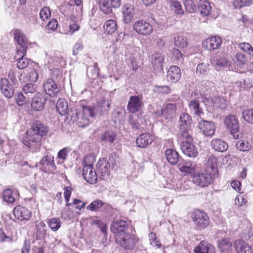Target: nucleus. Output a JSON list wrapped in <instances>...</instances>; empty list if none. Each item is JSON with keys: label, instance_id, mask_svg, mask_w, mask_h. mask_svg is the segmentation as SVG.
Here are the masks:
<instances>
[{"label": "nucleus", "instance_id": "1", "mask_svg": "<svg viewBox=\"0 0 253 253\" xmlns=\"http://www.w3.org/2000/svg\"><path fill=\"white\" fill-rule=\"evenodd\" d=\"M48 131L47 127L41 122L35 121L32 127L27 131V136L23 140V143L33 152H36L40 147L41 138L45 135Z\"/></svg>", "mask_w": 253, "mask_h": 253}, {"label": "nucleus", "instance_id": "2", "mask_svg": "<svg viewBox=\"0 0 253 253\" xmlns=\"http://www.w3.org/2000/svg\"><path fill=\"white\" fill-rule=\"evenodd\" d=\"M95 161L92 155L87 156L84 158V163L83 169V176L84 180L90 184H95L97 180V174L93 169L92 164Z\"/></svg>", "mask_w": 253, "mask_h": 253}, {"label": "nucleus", "instance_id": "3", "mask_svg": "<svg viewBox=\"0 0 253 253\" xmlns=\"http://www.w3.org/2000/svg\"><path fill=\"white\" fill-rule=\"evenodd\" d=\"M179 140L181 141L180 148L183 154L191 158L196 157L198 155V149L191 134L179 136Z\"/></svg>", "mask_w": 253, "mask_h": 253}, {"label": "nucleus", "instance_id": "4", "mask_svg": "<svg viewBox=\"0 0 253 253\" xmlns=\"http://www.w3.org/2000/svg\"><path fill=\"white\" fill-rule=\"evenodd\" d=\"M116 243L126 250H131L135 246L137 239L135 235L127 233L116 237Z\"/></svg>", "mask_w": 253, "mask_h": 253}, {"label": "nucleus", "instance_id": "5", "mask_svg": "<svg viewBox=\"0 0 253 253\" xmlns=\"http://www.w3.org/2000/svg\"><path fill=\"white\" fill-rule=\"evenodd\" d=\"M224 123L227 128L230 129L233 137L238 139L240 137L239 125L237 118L234 115H229L225 117Z\"/></svg>", "mask_w": 253, "mask_h": 253}, {"label": "nucleus", "instance_id": "6", "mask_svg": "<svg viewBox=\"0 0 253 253\" xmlns=\"http://www.w3.org/2000/svg\"><path fill=\"white\" fill-rule=\"evenodd\" d=\"M179 135L188 136L192 120L191 116L187 113H182L179 118Z\"/></svg>", "mask_w": 253, "mask_h": 253}, {"label": "nucleus", "instance_id": "7", "mask_svg": "<svg viewBox=\"0 0 253 253\" xmlns=\"http://www.w3.org/2000/svg\"><path fill=\"white\" fill-rule=\"evenodd\" d=\"M76 122L80 127H84L89 122L88 117H93L95 114L91 108L88 106L84 107L82 112H76Z\"/></svg>", "mask_w": 253, "mask_h": 253}, {"label": "nucleus", "instance_id": "8", "mask_svg": "<svg viewBox=\"0 0 253 253\" xmlns=\"http://www.w3.org/2000/svg\"><path fill=\"white\" fill-rule=\"evenodd\" d=\"M14 36L15 40L20 46V48L17 50V54L22 52L23 55H26L28 47V39L26 36L18 30H14Z\"/></svg>", "mask_w": 253, "mask_h": 253}, {"label": "nucleus", "instance_id": "9", "mask_svg": "<svg viewBox=\"0 0 253 253\" xmlns=\"http://www.w3.org/2000/svg\"><path fill=\"white\" fill-rule=\"evenodd\" d=\"M47 100L46 96L43 93L37 92L31 100V108L37 111L43 110Z\"/></svg>", "mask_w": 253, "mask_h": 253}, {"label": "nucleus", "instance_id": "10", "mask_svg": "<svg viewBox=\"0 0 253 253\" xmlns=\"http://www.w3.org/2000/svg\"><path fill=\"white\" fill-rule=\"evenodd\" d=\"M212 176L208 173H196L192 175V182L201 187L208 186L211 182Z\"/></svg>", "mask_w": 253, "mask_h": 253}, {"label": "nucleus", "instance_id": "11", "mask_svg": "<svg viewBox=\"0 0 253 253\" xmlns=\"http://www.w3.org/2000/svg\"><path fill=\"white\" fill-rule=\"evenodd\" d=\"M142 96H131L129 97L127 109L129 113H136L141 110L143 106Z\"/></svg>", "mask_w": 253, "mask_h": 253}, {"label": "nucleus", "instance_id": "12", "mask_svg": "<svg viewBox=\"0 0 253 253\" xmlns=\"http://www.w3.org/2000/svg\"><path fill=\"white\" fill-rule=\"evenodd\" d=\"M128 226L129 224L125 220H117L111 224L110 230L113 233L116 234V237L128 233Z\"/></svg>", "mask_w": 253, "mask_h": 253}, {"label": "nucleus", "instance_id": "13", "mask_svg": "<svg viewBox=\"0 0 253 253\" xmlns=\"http://www.w3.org/2000/svg\"><path fill=\"white\" fill-rule=\"evenodd\" d=\"M193 221L199 228H205L210 224V219L205 212L197 210L194 211Z\"/></svg>", "mask_w": 253, "mask_h": 253}, {"label": "nucleus", "instance_id": "14", "mask_svg": "<svg viewBox=\"0 0 253 253\" xmlns=\"http://www.w3.org/2000/svg\"><path fill=\"white\" fill-rule=\"evenodd\" d=\"M133 27L136 32L143 36L149 35L153 32L152 26L145 21L135 22Z\"/></svg>", "mask_w": 253, "mask_h": 253}, {"label": "nucleus", "instance_id": "15", "mask_svg": "<svg viewBox=\"0 0 253 253\" xmlns=\"http://www.w3.org/2000/svg\"><path fill=\"white\" fill-rule=\"evenodd\" d=\"M44 91L51 97H57L60 89L55 82L51 79H48L43 84Z\"/></svg>", "mask_w": 253, "mask_h": 253}, {"label": "nucleus", "instance_id": "16", "mask_svg": "<svg viewBox=\"0 0 253 253\" xmlns=\"http://www.w3.org/2000/svg\"><path fill=\"white\" fill-rule=\"evenodd\" d=\"M164 58L165 55L161 52H156L152 55L151 62L155 71L161 72L163 71Z\"/></svg>", "mask_w": 253, "mask_h": 253}, {"label": "nucleus", "instance_id": "17", "mask_svg": "<svg viewBox=\"0 0 253 253\" xmlns=\"http://www.w3.org/2000/svg\"><path fill=\"white\" fill-rule=\"evenodd\" d=\"M203 101L208 107L212 106L221 109L226 107V101L220 97L214 96L211 98H204Z\"/></svg>", "mask_w": 253, "mask_h": 253}, {"label": "nucleus", "instance_id": "18", "mask_svg": "<svg viewBox=\"0 0 253 253\" xmlns=\"http://www.w3.org/2000/svg\"><path fill=\"white\" fill-rule=\"evenodd\" d=\"M222 43L221 39L218 36H214L207 39L203 42V46L209 50L218 49Z\"/></svg>", "mask_w": 253, "mask_h": 253}, {"label": "nucleus", "instance_id": "19", "mask_svg": "<svg viewBox=\"0 0 253 253\" xmlns=\"http://www.w3.org/2000/svg\"><path fill=\"white\" fill-rule=\"evenodd\" d=\"M13 213L15 218L20 221H28L32 216L31 211L26 208L20 206L14 208Z\"/></svg>", "mask_w": 253, "mask_h": 253}, {"label": "nucleus", "instance_id": "20", "mask_svg": "<svg viewBox=\"0 0 253 253\" xmlns=\"http://www.w3.org/2000/svg\"><path fill=\"white\" fill-rule=\"evenodd\" d=\"M198 126L205 136H211L214 134L215 126L211 122L201 120L199 122Z\"/></svg>", "mask_w": 253, "mask_h": 253}, {"label": "nucleus", "instance_id": "21", "mask_svg": "<svg viewBox=\"0 0 253 253\" xmlns=\"http://www.w3.org/2000/svg\"><path fill=\"white\" fill-rule=\"evenodd\" d=\"M123 14V21L128 23L131 21L135 13L134 6L130 3L124 4L122 8Z\"/></svg>", "mask_w": 253, "mask_h": 253}, {"label": "nucleus", "instance_id": "22", "mask_svg": "<svg viewBox=\"0 0 253 253\" xmlns=\"http://www.w3.org/2000/svg\"><path fill=\"white\" fill-rule=\"evenodd\" d=\"M0 89L6 97L10 98L13 97L14 89L12 84L9 83L7 79L3 78L0 80Z\"/></svg>", "mask_w": 253, "mask_h": 253}, {"label": "nucleus", "instance_id": "23", "mask_svg": "<svg viewBox=\"0 0 253 253\" xmlns=\"http://www.w3.org/2000/svg\"><path fill=\"white\" fill-rule=\"evenodd\" d=\"M96 168L98 172L100 174L102 178L109 175L110 166L109 162L105 158L99 160L97 164Z\"/></svg>", "mask_w": 253, "mask_h": 253}, {"label": "nucleus", "instance_id": "24", "mask_svg": "<svg viewBox=\"0 0 253 253\" xmlns=\"http://www.w3.org/2000/svg\"><path fill=\"white\" fill-rule=\"evenodd\" d=\"M181 78V71L176 66H172L167 72V79L169 82L176 83Z\"/></svg>", "mask_w": 253, "mask_h": 253}, {"label": "nucleus", "instance_id": "25", "mask_svg": "<svg viewBox=\"0 0 253 253\" xmlns=\"http://www.w3.org/2000/svg\"><path fill=\"white\" fill-rule=\"evenodd\" d=\"M153 139V135L150 133H142L137 138L136 143L138 147L145 148L151 144Z\"/></svg>", "mask_w": 253, "mask_h": 253}, {"label": "nucleus", "instance_id": "26", "mask_svg": "<svg viewBox=\"0 0 253 253\" xmlns=\"http://www.w3.org/2000/svg\"><path fill=\"white\" fill-rule=\"evenodd\" d=\"M26 55H23V52H20L18 55L17 53L15 55V58H17V67L19 69H24L26 68L29 66V67H31L33 65V64L36 63L33 62L30 59L25 57Z\"/></svg>", "mask_w": 253, "mask_h": 253}, {"label": "nucleus", "instance_id": "27", "mask_svg": "<svg viewBox=\"0 0 253 253\" xmlns=\"http://www.w3.org/2000/svg\"><path fill=\"white\" fill-rule=\"evenodd\" d=\"M195 253H215L214 247L207 241H203L195 248Z\"/></svg>", "mask_w": 253, "mask_h": 253}, {"label": "nucleus", "instance_id": "28", "mask_svg": "<svg viewBox=\"0 0 253 253\" xmlns=\"http://www.w3.org/2000/svg\"><path fill=\"white\" fill-rule=\"evenodd\" d=\"M176 110L177 107L175 102H168L164 105V108L162 110V113L167 119H169L173 117Z\"/></svg>", "mask_w": 253, "mask_h": 253}, {"label": "nucleus", "instance_id": "29", "mask_svg": "<svg viewBox=\"0 0 253 253\" xmlns=\"http://www.w3.org/2000/svg\"><path fill=\"white\" fill-rule=\"evenodd\" d=\"M211 148L215 151L220 152L226 151L228 148L227 143L219 138H214L211 142Z\"/></svg>", "mask_w": 253, "mask_h": 253}, {"label": "nucleus", "instance_id": "30", "mask_svg": "<svg viewBox=\"0 0 253 253\" xmlns=\"http://www.w3.org/2000/svg\"><path fill=\"white\" fill-rule=\"evenodd\" d=\"M217 158L213 155L210 156L206 163L207 170L211 172L213 177H215L217 172Z\"/></svg>", "mask_w": 253, "mask_h": 253}, {"label": "nucleus", "instance_id": "31", "mask_svg": "<svg viewBox=\"0 0 253 253\" xmlns=\"http://www.w3.org/2000/svg\"><path fill=\"white\" fill-rule=\"evenodd\" d=\"M235 245L237 253H252L251 247L242 240L236 241Z\"/></svg>", "mask_w": 253, "mask_h": 253}, {"label": "nucleus", "instance_id": "32", "mask_svg": "<svg viewBox=\"0 0 253 253\" xmlns=\"http://www.w3.org/2000/svg\"><path fill=\"white\" fill-rule=\"evenodd\" d=\"M110 109V101L102 98L97 102V111L101 114H107Z\"/></svg>", "mask_w": 253, "mask_h": 253}, {"label": "nucleus", "instance_id": "33", "mask_svg": "<svg viewBox=\"0 0 253 253\" xmlns=\"http://www.w3.org/2000/svg\"><path fill=\"white\" fill-rule=\"evenodd\" d=\"M165 155L168 161L172 165H175L179 160V155L178 152L172 149H167Z\"/></svg>", "mask_w": 253, "mask_h": 253}, {"label": "nucleus", "instance_id": "34", "mask_svg": "<svg viewBox=\"0 0 253 253\" xmlns=\"http://www.w3.org/2000/svg\"><path fill=\"white\" fill-rule=\"evenodd\" d=\"M189 107L191 113L198 116H201L203 114V110L200 106L199 102L197 100H191L189 102Z\"/></svg>", "mask_w": 253, "mask_h": 253}, {"label": "nucleus", "instance_id": "35", "mask_svg": "<svg viewBox=\"0 0 253 253\" xmlns=\"http://www.w3.org/2000/svg\"><path fill=\"white\" fill-rule=\"evenodd\" d=\"M40 69L39 65L37 64H33L31 67H29L28 72V79L32 82H35L37 81L39 74L38 71Z\"/></svg>", "mask_w": 253, "mask_h": 253}, {"label": "nucleus", "instance_id": "36", "mask_svg": "<svg viewBox=\"0 0 253 253\" xmlns=\"http://www.w3.org/2000/svg\"><path fill=\"white\" fill-rule=\"evenodd\" d=\"M199 10L203 16H208L211 10V7L208 0H200L199 2Z\"/></svg>", "mask_w": 253, "mask_h": 253}, {"label": "nucleus", "instance_id": "37", "mask_svg": "<svg viewBox=\"0 0 253 253\" xmlns=\"http://www.w3.org/2000/svg\"><path fill=\"white\" fill-rule=\"evenodd\" d=\"M231 246L232 243L227 238L222 239L219 241L218 248L221 253H230Z\"/></svg>", "mask_w": 253, "mask_h": 253}, {"label": "nucleus", "instance_id": "38", "mask_svg": "<svg viewBox=\"0 0 253 253\" xmlns=\"http://www.w3.org/2000/svg\"><path fill=\"white\" fill-rule=\"evenodd\" d=\"M178 169L180 171L186 174H191L192 176L195 172V165L191 163H185L184 165H178Z\"/></svg>", "mask_w": 253, "mask_h": 253}, {"label": "nucleus", "instance_id": "39", "mask_svg": "<svg viewBox=\"0 0 253 253\" xmlns=\"http://www.w3.org/2000/svg\"><path fill=\"white\" fill-rule=\"evenodd\" d=\"M103 28L106 33L112 34L116 31L117 28L116 22L112 19L108 20L105 23Z\"/></svg>", "mask_w": 253, "mask_h": 253}, {"label": "nucleus", "instance_id": "40", "mask_svg": "<svg viewBox=\"0 0 253 253\" xmlns=\"http://www.w3.org/2000/svg\"><path fill=\"white\" fill-rule=\"evenodd\" d=\"M56 107L61 115H64L68 111V103L65 99L60 98L57 102Z\"/></svg>", "mask_w": 253, "mask_h": 253}, {"label": "nucleus", "instance_id": "41", "mask_svg": "<svg viewBox=\"0 0 253 253\" xmlns=\"http://www.w3.org/2000/svg\"><path fill=\"white\" fill-rule=\"evenodd\" d=\"M98 4L100 9L105 14H108L112 12V4L109 0H98Z\"/></svg>", "mask_w": 253, "mask_h": 253}, {"label": "nucleus", "instance_id": "42", "mask_svg": "<svg viewBox=\"0 0 253 253\" xmlns=\"http://www.w3.org/2000/svg\"><path fill=\"white\" fill-rule=\"evenodd\" d=\"M174 42L175 45L179 48H184L187 45L186 38L181 35L174 38Z\"/></svg>", "mask_w": 253, "mask_h": 253}, {"label": "nucleus", "instance_id": "43", "mask_svg": "<svg viewBox=\"0 0 253 253\" xmlns=\"http://www.w3.org/2000/svg\"><path fill=\"white\" fill-rule=\"evenodd\" d=\"M47 224L52 231H56L60 227L61 221L57 217H53L48 220Z\"/></svg>", "mask_w": 253, "mask_h": 253}, {"label": "nucleus", "instance_id": "44", "mask_svg": "<svg viewBox=\"0 0 253 253\" xmlns=\"http://www.w3.org/2000/svg\"><path fill=\"white\" fill-rule=\"evenodd\" d=\"M236 147L239 151H247L251 148L252 145L247 141L239 140L236 143Z\"/></svg>", "mask_w": 253, "mask_h": 253}, {"label": "nucleus", "instance_id": "45", "mask_svg": "<svg viewBox=\"0 0 253 253\" xmlns=\"http://www.w3.org/2000/svg\"><path fill=\"white\" fill-rule=\"evenodd\" d=\"M242 117L245 121L253 124V109L243 111L242 112Z\"/></svg>", "mask_w": 253, "mask_h": 253}, {"label": "nucleus", "instance_id": "46", "mask_svg": "<svg viewBox=\"0 0 253 253\" xmlns=\"http://www.w3.org/2000/svg\"><path fill=\"white\" fill-rule=\"evenodd\" d=\"M3 198L4 201L8 203H13L15 201L12 191L10 189H7L3 192Z\"/></svg>", "mask_w": 253, "mask_h": 253}, {"label": "nucleus", "instance_id": "47", "mask_svg": "<svg viewBox=\"0 0 253 253\" xmlns=\"http://www.w3.org/2000/svg\"><path fill=\"white\" fill-rule=\"evenodd\" d=\"M104 203L99 200L93 201L87 207V209L91 211H96L100 209L104 205Z\"/></svg>", "mask_w": 253, "mask_h": 253}, {"label": "nucleus", "instance_id": "48", "mask_svg": "<svg viewBox=\"0 0 253 253\" xmlns=\"http://www.w3.org/2000/svg\"><path fill=\"white\" fill-rule=\"evenodd\" d=\"M116 135L115 133L111 131L104 132L101 136V139L103 141L109 142L110 143H113Z\"/></svg>", "mask_w": 253, "mask_h": 253}, {"label": "nucleus", "instance_id": "49", "mask_svg": "<svg viewBox=\"0 0 253 253\" xmlns=\"http://www.w3.org/2000/svg\"><path fill=\"white\" fill-rule=\"evenodd\" d=\"M253 3V0H234L233 5L236 8H239L243 6H250Z\"/></svg>", "mask_w": 253, "mask_h": 253}, {"label": "nucleus", "instance_id": "50", "mask_svg": "<svg viewBox=\"0 0 253 253\" xmlns=\"http://www.w3.org/2000/svg\"><path fill=\"white\" fill-rule=\"evenodd\" d=\"M53 157L50 156H44L42 157L40 162V164L42 165L50 166L52 168H55L56 166L54 163Z\"/></svg>", "mask_w": 253, "mask_h": 253}, {"label": "nucleus", "instance_id": "51", "mask_svg": "<svg viewBox=\"0 0 253 253\" xmlns=\"http://www.w3.org/2000/svg\"><path fill=\"white\" fill-rule=\"evenodd\" d=\"M234 61L237 66H241L246 64L247 59L244 54L238 53L235 55Z\"/></svg>", "mask_w": 253, "mask_h": 253}, {"label": "nucleus", "instance_id": "52", "mask_svg": "<svg viewBox=\"0 0 253 253\" xmlns=\"http://www.w3.org/2000/svg\"><path fill=\"white\" fill-rule=\"evenodd\" d=\"M37 88V86L34 84H27L23 86V91L28 96V94L34 93Z\"/></svg>", "mask_w": 253, "mask_h": 253}, {"label": "nucleus", "instance_id": "53", "mask_svg": "<svg viewBox=\"0 0 253 253\" xmlns=\"http://www.w3.org/2000/svg\"><path fill=\"white\" fill-rule=\"evenodd\" d=\"M16 102L19 106H22L29 100L21 92H17L15 95Z\"/></svg>", "mask_w": 253, "mask_h": 253}, {"label": "nucleus", "instance_id": "54", "mask_svg": "<svg viewBox=\"0 0 253 253\" xmlns=\"http://www.w3.org/2000/svg\"><path fill=\"white\" fill-rule=\"evenodd\" d=\"M216 65L217 66H228L230 65V61L227 56L223 54L216 60Z\"/></svg>", "mask_w": 253, "mask_h": 253}, {"label": "nucleus", "instance_id": "55", "mask_svg": "<svg viewBox=\"0 0 253 253\" xmlns=\"http://www.w3.org/2000/svg\"><path fill=\"white\" fill-rule=\"evenodd\" d=\"M149 238L151 245L154 247L160 248L161 246V244L157 238L155 233L152 232L149 235Z\"/></svg>", "mask_w": 253, "mask_h": 253}, {"label": "nucleus", "instance_id": "56", "mask_svg": "<svg viewBox=\"0 0 253 253\" xmlns=\"http://www.w3.org/2000/svg\"><path fill=\"white\" fill-rule=\"evenodd\" d=\"M50 16L51 12L49 8L47 7H43L40 12V17L41 20L43 21L47 20Z\"/></svg>", "mask_w": 253, "mask_h": 253}, {"label": "nucleus", "instance_id": "57", "mask_svg": "<svg viewBox=\"0 0 253 253\" xmlns=\"http://www.w3.org/2000/svg\"><path fill=\"white\" fill-rule=\"evenodd\" d=\"M208 71V66L206 64L201 63L198 64L196 69V74L198 76L205 75Z\"/></svg>", "mask_w": 253, "mask_h": 253}, {"label": "nucleus", "instance_id": "58", "mask_svg": "<svg viewBox=\"0 0 253 253\" xmlns=\"http://www.w3.org/2000/svg\"><path fill=\"white\" fill-rule=\"evenodd\" d=\"M71 151V149L68 147H65L60 150L57 154L58 159L65 161L68 155V153Z\"/></svg>", "mask_w": 253, "mask_h": 253}, {"label": "nucleus", "instance_id": "59", "mask_svg": "<svg viewBox=\"0 0 253 253\" xmlns=\"http://www.w3.org/2000/svg\"><path fill=\"white\" fill-rule=\"evenodd\" d=\"M239 47L245 52H248L249 54L253 55V48L249 43H241L239 44Z\"/></svg>", "mask_w": 253, "mask_h": 253}, {"label": "nucleus", "instance_id": "60", "mask_svg": "<svg viewBox=\"0 0 253 253\" xmlns=\"http://www.w3.org/2000/svg\"><path fill=\"white\" fill-rule=\"evenodd\" d=\"M184 5L186 10L189 12L193 13L195 11L196 5L192 0H186Z\"/></svg>", "mask_w": 253, "mask_h": 253}, {"label": "nucleus", "instance_id": "61", "mask_svg": "<svg viewBox=\"0 0 253 253\" xmlns=\"http://www.w3.org/2000/svg\"><path fill=\"white\" fill-rule=\"evenodd\" d=\"M171 89L168 85L156 86L155 88V91L159 93L168 94L171 92Z\"/></svg>", "mask_w": 253, "mask_h": 253}, {"label": "nucleus", "instance_id": "62", "mask_svg": "<svg viewBox=\"0 0 253 253\" xmlns=\"http://www.w3.org/2000/svg\"><path fill=\"white\" fill-rule=\"evenodd\" d=\"M64 190L65 200L67 202L66 206L67 207L72 206V203H69L70 197L71 194V188L70 187H65L64 189Z\"/></svg>", "mask_w": 253, "mask_h": 253}, {"label": "nucleus", "instance_id": "63", "mask_svg": "<svg viewBox=\"0 0 253 253\" xmlns=\"http://www.w3.org/2000/svg\"><path fill=\"white\" fill-rule=\"evenodd\" d=\"M170 5L174 8L175 12L178 14L183 13V10L181 8V5L177 1H172L171 2Z\"/></svg>", "mask_w": 253, "mask_h": 253}, {"label": "nucleus", "instance_id": "64", "mask_svg": "<svg viewBox=\"0 0 253 253\" xmlns=\"http://www.w3.org/2000/svg\"><path fill=\"white\" fill-rule=\"evenodd\" d=\"M58 26V23L57 20L55 19H52L49 21L48 23V24L46 25V29L48 30H51L53 31L56 29Z\"/></svg>", "mask_w": 253, "mask_h": 253}]
</instances>
